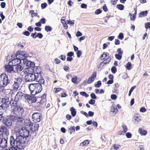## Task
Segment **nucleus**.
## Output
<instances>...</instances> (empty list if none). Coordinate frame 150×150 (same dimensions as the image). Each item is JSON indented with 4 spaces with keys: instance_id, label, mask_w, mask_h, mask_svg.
<instances>
[{
    "instance_id": "1",
    "label": "nucleus",
    "mask_w": 150,
    "mask_h": 150,
    "mask_svg": "<svg viewBox=\"0 0 150 150\" xmlns=\"http://www.w3.org/2000/svg\"><path fill=\"white\" fill-rule=\"evenodd\" d=\"M36 81L38 83H31L28 85L30 94L33 96H35L41 92L42 90V85L44 84L45 83V80L43 78L38 79Z\"/></svg>"
},
{
    "instance_id": "2",
    "label": "nucleus",
    "mask_w": 150,
    "mask_h": 150,
    "mask_svg": "<svg viewBox=\"0 0 150 150\" xmlns=\"http://www.w3.org/2000/svg\"><path fill=\"white\" fill-rule=\"evenodd\" d=\"M16 138L12 135L10 137L9 143L11 146H15L16 142V145L18 144L19 146L25 144V141L24 140V138L23 137L21 130L19 132L18 134H16Z\"/></svg>"
},
{
    "instance_id": "3",
    "label": "nucleus",
    "mask_w": 150,
    "mask_h": 150,
    "mask_svg": "<svg viewBox=\"0 0 150 150\" xmlns=\"http://www.w3.org/2000/svg\"><path fill=\"white\" fill-rule=\"evenodd\" d=\"M30 129L31 130L30 131L26 128L21 130L23 137L24 138V140L25 141V144L27 145L28 144L29 141V137L30 138L33 139L37 135V132L33 130V128H30Z\"/></svg>"
},
{
    "instance_id": "4",
    "label": "nucleus",
    "mask_w": 150,
    "mask_h": 150,
    "mask_svg": "<svg viewBox=\"0 0 150 150\" xmlns=\"http://www.w3.org/2000/svg\"><path fill=\"white\" fill-rule=\"evenodd\" d=\"M10 81L8 79V76L5 73L2 74L0 75V90H2V88L6 86L10 83Z\"/></svg>"
},
{
    "instance_id": "5",
    "label": "nucleus",
    "mask_w": 150,
    "mask_h": 150,
    "mask_svg": "<svg viewBox=\"0 0 150 150\" xmlns=\"http://www.w3.org/2000/svg\"><path fill=\"white\" fill-rule=\"evenodd\" d=\"M25 73L26 74L25 77V80L26 82L36 81L38 79V76H36V74Z\"/></svg>"
},
{
    "instance_id": "6",
    "label": "nucleus",
    "mask_w": 150,
    "mask_h": 150,
    "mask_svg": "<svg viewBox=\"0 0 150 150\" xmlns=\"http://www.w3.org/2000/svg\"><path fill=\"white\" fill-rule=\"evenodd\" d=\"M9 130L7 127L4 125L0 126V137H8Z\"/></svg>"
},
{
    "instance_id": "7",
    "label": "nucleus",
    "mask_w": 150,
    "mask_h": 150,
    "mask_svg": "<svg viewBox=\"0 0 150 150\" xmlns=\"http://www.w3.org/2000/svg\"><path fill=\"white\" fill-rule=\"evenodd\" d=\"M17 57L23 62V59H27L28 54L24 51L18 50L16 53V57Z\"/></svg>"
},
{
    "instance_id": "8",
    "label": "nucleus",
    "mask_w": 150,
    "mask_h": 150,
    "mask_svg": "<svg viewBox=\"0 0 150 150\" xmlns=\"http://www.w3.org/2000/svg\"><path fill=\"white\" fill-rule=\"evenodd\" d=\"M42 114L41 113L34 112L32 115L33 121L36 123L40 122L41 120V118H42Z\"/></svg>"
},
{
    "instance_id": "9",
    "label": "nucleus",
    "mask_w": 150,
    "mask_h": 150,
    "mask_svg": "<svg viewBox=\"0 0 150 150\" xmlns=\"http://www.w3.org/2000/svg\"><path fill=\"white\" fill-rule=\"evenodd\" d=\"M8 137H0V147L2 148L6 147L7 146Z\"/></svg>"
},
{
    "instance_id": "10",
    "label": "nucleus",
    "mask_w": 150,
    "mask_h": 150,
    "mask_svg": "<svg viewBox=\"0 0 150 150\" xmlns=\"http://www.w3.org/2000/svg\"><path fill=\"white\" fill-rule=\"evenodd\" d=\"M23 64L25 65L27 67H35V64L34 62L28 60L27 59H23Z\"/></svg>"
},
{
    "instance_id": "11",
    "label": "nucleus",
    "mask_w": 150,
    "mask_h": 150,
    "mask_svg": "<svg viewBox=\"0 0 150 150\" xmlns=\"http://www.w3.org/2000/svg\"><path fill=\"white\" fill-rule=\"evenodd\" d=\"M2 122L7 127H10L12 125V122L8 116L5 117Z\"/></svg>"
},
{
    "instance_id": "12",
    "label": "nucleus",
    "mask_w": 150,
    "mask_h": 150,
    "mask_svg": "<svg viewBox=\"0 0 150 150\" xmlns=\"http://www.w3.org/2000/svg\"><path fill=\"white\" fill-rule=\"evenodd\" d=\"M35 70H34V74L36 75V76H38V79L40 77V79H41V78H43L41 74L42 72L41 67L39 66L36 67H35Z\"/></svg>"
},
{
    "instance_id": "13",
    "label": "nucleus",
    "mask_w": 150,
    "mask_h": 150,
    "mask_svg": "<svg viewBox=\"0 0 150 150\" xmlns=\"http://www.w3.org/2000/svg\"><path fill=\"white\" fill-rule=\"evenodd\" d=\"M21 59H19V58L18 57H16L15 58L13 59L11 61V64L13 66H16V65L18 64H21Z\"/></svg>"
},
{
    "instance_id": "14",
    "label": "nucleus",
    "mask_w": 150,
    "mask_h": 150,
    "mask_svg": "<svg viewBox=\"0 0 150 150\" xmlns=\"http://www.w3.org/2000/svg\"><path fill=\"white\" fill-rule=\"evenodd\" d=\"M24 94L21 92H18L15 98V100L18 101L20 99L23 98H24Z\"/></svg>"
},
{
    "instance_id": "15",
    "label": "nucleus",
    "mask_w": 150,
    "mask_h": 150,
    "mask_svg": "<svg viewBox=\"0 0 150 150\" xmlns=\"http://www.w3.org/2000/svg\"><path fill=\"white\" fill-rule=\"evenodd\" d=\"M31 36L34 38H36L37 37L40 39L42 38L43 37L42 34L41 33H37L35 32L34 33H32L31 35Z\"/></svg>"
},
{
    "instance_id": "16",
    "label": "nucleus",
    "mask_w": 150,
    "mask_h": 150,
    "mask_svg": "<svg viewBox=\"0 0 150 150\" xmlns=\"http://www.w3.org/2000/svg\"><path fill=\"white\" fill-rule=\"evenodd\" d=\"M8 66L7 68H5L6 71L9 73H11L14 71V68L13 65L11 64V62L9 61L8 63Z\"/></svg>"
},
{
    "instance_id": "17",
    "label": "nucleus",
    "mask_w": 150,
    "mask_h": 150,
    "mask_svg": "<svg viewBox=\"0 0 150 150\" xmlns=\"http://www.w3.org/2000/svg\"><path fill=\"white\" fill-rule=\"evenodd\" d=\"M25 147L23 146H19L16 145L15 146H12L9 147V150H20L21 149H24Z\"/></svg>"
},
{
    "instance_id": "18",
    "label": "nucleus",
    "mask_w": 150,
    "mask_h": 150,
    "mask_svg": "<svg viewBox=\"0 0 150 150\" xmlns=\"http://www.w3.org/2000/svg\"><path fill=\"white\" fill-rule=\"evenodd\" d=\"M35 67L26 68L25 73L27 74H34Z\"/></svg>"
},
{
    "instance_id": "19",
    "label": "nucleus",
    "mask_w": 150,
    "mask_h": 150,
    "mask_svg": "<svg viewBox=\"0 0 150 150\" xmlns=\"http://www.w3.org/2000/svg\"><path fill=\"white\" fill-rule=\"evenodd\" d=\"M13 101V99H11V100L8 103H2L1 105V107H2L4 108V110H6L9 106V105L11 104L12 101Z\"/></svg>"
},
{
    "instance_id": "20",
    "label": "nucleus",
    "mask_w": 150,
    "mask_h": 150,
    "mask_svg": "<svg viewBox=\"0 0 150 150\" xmlns=\"http://www.w3.org/2000/svg\"><path fill=\"white\" fill-rule=\"evenodd\" d=\"M46 100L41 99L40 100V101L37 103V105L38 107H40L42 106L44 104H45L46 102Z\"/></svg>"
},
{
    "instance_id": "21",
    "label": "nucleus",
    "mask_w": 150,
    "mask_h": 150,
    "mask_svg": "<svg viewBox=\"0 0 150 150\" xmlns=\"http://www.w3.org/2000/svg\"><path fill=\"white\" fill-rule=\"evenodd\" d=\"M14 110H16L17 112H18L19 115L21 114V115L23 114L24 111L23 108L20 106H19Z\"/></svg>"
},
{
    "instance_id": "22",
    "label": "nucleus",
    "mask_w": 150,
    "mask_h": 150,
    "mask_svg": "<svg viewBox=\"0 0 150 150\" xmlns=\"http://www.w3.org/2000/svg\"><path fill=\"white\" fill-rule=\"evenodd\" d=\"M138 132L141 135L143 136L146 135L147 133V132L146 130L143 129L141 128H139Z\"/></svg>"
},
{
    "instance_id": "23",
    "label": "nucleus",
    "mask_w": 150,
    "mask_h": 150,
    "mask_svg": "<svg viewBox=\"0 0 150 150\" xmlns=\"http://www.w3.org/2000/svg\"><path fill=\"white\" fill-rule=\"evenodd\" d=\"M148 11L147 10L141 11L139 13V17L142 18L147 16Z\"/></svg>"
},
{
    "instance_id": "24",
    "label": "nucleus",
    "mask_w": 150,
    "mask_h": 150,
    "mask_svg": "<svg viewBox=\"0 0 150 150\" xmlns=\"http://www.w3.org/2000/svg\"><path fill=\"white\" fill-rule=\"evenodd\" d=\"M70 110L71 112V114L72 116L74 117L76 115L77 113L75 108L73 107H72L70 108Z\"/></svg>"
},
{
    "instance_id": "25",
    "label": "nucleus",
    "mask_w": 150,
    "mask_h": 150,
    "mask_svg": "<svg viewBox=\"0 0 150 150\" xmlns=\"http://www.w3.org/2000/svg\"><path fill=\"white\" fill-rule=\"evenodd\" d=\"M20 64H18L16 65V66H14L15 67V69L17 72L21 71L23 69V67Z\"/></svg>"
},
{
    "instance_id": "26",
    "label": "nucleus",
    "mask_w": 150,
    "mask_h": 150,
    "mask_svg": "<svg viewBox=\"0 0 150 150\" xmlns=\"http://www.w3.org/2000/svg\"><path fill=\"white\" fill-rule=\"evenodd\" d=\"M111 58L109 56L101 62V63L105 65L108 64L110 62Z\"/></svg>"
},
{
    "instance_id": "27",
    "label": "nucleus",
    "mask_w": 150,
    "mask_h": 150,
    "mask_svg": "<svg viewBox=\"0 0 150 150\" xmlns=\"http://www.w3.org/2000/svg\"><path fill=\"white\" fill-rule=\"evenodd\" d=\"M32 127H33V130L36 132H37L38 130V128L39 127V124H33L32 125Z\"/></svg>"
},
{
    "instance_id": "28",
    "label": "nucleus",
    "mask_w": 150,
    "mask_h": 150,
    "mask_svg": "<svg viewBox=\"0 0 150 150\" xmlns=\"http://www.w3.org/2000/svg\"><path fill=\"white\" fill-rule=\"evenodd\" d=\"M1 103H7L9 102L10 101L9 100V98L7 97H6L4 98H1Z\"/></svg>"
},
{
    "instance_id": "29",
    "label": "nucleus",
    "mask_w": 150,
    "mask_h": 150,
    "mask_svg": "<svg viewBox=\"0 0 150 150\" xmlns=\"http://www.w3.org/2000/svg\"><path fill=\"white\" fill-rule=\"evenodd\" d=\"M11 122H16L18 117L13 115H10L9 116Z\"/></svg>"
},
{
    "instance_id": "30",
    "label": "nucleus",
    "mask_w": 150,
    "mask_h": 150,
    "mask_svg": "<svg viewBox=\"0 0 150 150\" xmlns=\"http://www.w3.org/2000/svg\"><path fill=\"white\" fill-rule=\"evenodd\" d=\"M120 146L118 144H114L111 148V150H119Z\"/></svg>"
},
{
    "instance_id": "31",
    "label": "nucleus",
    "mask_w": 150,
    "mask_h": 150,
    "mask_svg": "<svg viewBox=\"0 0 150 150\" xmlns=\"http://www.w3.org/2000/svg\"><path fill=\"white\" fill-rule=\"evenodd\" d=\"M68 131L69 132H70V134H71L72 133H75V127L74 126L71 127L70 128H69Z\"/></svg>"
},
{
    "instance_id": "32",
    "label": "nucleus",
    "mask_w": 150,
    "mask_h": 150,
    "mask_svg": "<svg viewBox=\"0 0 150 150\" xmlns=\"http://www.w3.org/2000/svg\"><path fill=\"white\" fill-rule=\"evenodd\" d=\"M32 95L27 94H24V98L27 100H30Z\"/></svg>"
},
{
    "instance_id": "33",
    "label": "nucleus",
    "mask_w": 150,
    "mask_h": 150,
    "mask_svg": "<svg viewBox=\"0 0 150 150\" xmlns=\"http://www.w3.org/2000/svg\"><path fill=\"white\" fill-rule=\"evenodd\" d=\"M77 79L78 77L76 76H74L71 78V82L74 84H77L79 83V82L77 81Z\"/></svg>"
},
{
    "instance_id": "34",
    "label": "nucleus",
    "mask_w": 150,
    "mask_h": 150,
    "mask_svg": "<svg viewBox=\"0 0 150 150\" xmlns=\"http://www.w3.org/2000/svg\"><path fill=\"white\" fill-rule=\"evenodd\" d=\"M126 68L127 70H129L132 69V65L131 62H128L126 64Z\"/></svg>"
},
{
    "instance_id": "35",
    "label": "nucleus",
    "mask_w": 150,
    "mask_h": 150,
    "mask_svg": "<svg viewBox=\"0 0 150 150\" xmlns=\"http://www.w3.org/2000/svg\"><path fill=\"white\" fill-rule=\"evenodd\" d=\"M18 101L15 100V99H14V101L12 103V106L14 108V110L19 107L18 105Z\"/></svg>"
},
{
    "instance_id": "36",
    "label": "nucleus",
    "mask_w": 150,
    "mask_h": 150,
    "mask_svg": "<svg viewBox=\"0 0 150 150\" xmlns=\"http://www.w3.org/2000/svg\"><path fill=\"white\" fill-rule=\"evenodd\" d=\"M45 30L47 32L51 31L52 30V28L50 25H46L45 26Z\"/></svg>"
},
{
    "instance_id": "37",
    "label": "nucleus",
    "mask_w": 150,
    "mask_h": 150,
    "mask_svg": "<svg viewBox=\"0 0 150 150\" xmlns=\"http://www.w3.org/2000/svg\"><path fill=\"white\" fill-rule=\"evenodd\" d=\"M118 111V110L117 108L115 107L113 105L111 107V112L115 113V114Z\"/></svg>"
},
{
    "instance_id": "38",
    "label": "nucleus",
    "mask_w": 150,
    "mask_h": 150,
    "mask_svg": "<svg viewBox=\"0 0 150 150\" xmlns=\"http://www.w3.org/2000/svg\"><path fill=\"white\" fill-rule=\"evenodd\" d=\"M125 6L123 5L122 4H118L117 5L116 8L119 10L122 11L123 10Z\"/></svg>"
},
{
    "instance_id": "39",
    "label": "nucleus",
    "mask_w": 150,
    "mask_h": 150,
    "mask_svg": "<svg viewBox=\"0 0 150 150\" xmlns=\"http://www.w3.org/2000/svg\"><path fill=\"white\" fill-rule=\"evenodd\" d=\"M90 143L89 141L88 140L86 139L82 143H81V145L82 144V146H84L86 145H88Z\"/></svg>"
},
{
    "instance_id": "40",
    "label": "nucleus",
    "mask_w": 150,
    "mask_h": 150,
    "mask_svg": "<svg viewBox=\"0 0 150 150\" xmlns=\"http://www.w3.org/2000/svg\"><path fill=\"white\" fill-rule=\"evenodd\" d=\"M17 120L16 122L18 125H20L21 123L23 122L22 118L20 117H17Z\"/></svg>"
},
{
    "instance_id": "41",
    "label": "nucleus",
    "mask_w": 150,
    "mask_h": 150,
    "mask_svg": "<svg viewBox=\"0 0 150 150\" xmlns=\"http://www.w3.org/2000/svg\"><path fill=\"white\" fill-rule=\"evenodd\" d=\"M102 85V83L99 80L97 82V83L94 84V86L96 88H99Z\"/></svg>"
},
{
    "instance_id": "42",
    "label": "nucleus",
    "mask_w": 150,
    "mask_h": 150,
    "mask_svg": "<svg viewBox=\"0 0 150 150\" xmlns=\"http://www.w3.org/2000/svg\"><path fill=\"white\" fill-rule=\"evenodd\" d=\"M13 88L14 90L17 89L18 88L19 86L18 82L14 81V83L13 85Z\"/></svg>"
},
{
    "instance_id": "43",
    "label": "nucleus",
    "mask_w": 150,
    "mask_h": 150,
    "mask_svg": "<svg viewBox=\"0 0 150 150\" xmlns=\"http://www.w3.org/2000/svg\"><path fill=\"white\" fill-rule=\"evenodd\" d=\"M80 94L81 95L84 96L86 98L89 96V95L85 91H81L80 92Z\"/></svg>"
},
{
    "instance_id": "44",
    "label": "nucleus",
    "mask_w": 150,
    "mask_h": 150,
    "mask_svg": "<svg viewBox=\"0 0 150 150\" xmlns=\"http://www.w3.org/2000/svg\"><path fill=\"white\" fill-rule=\"evenodd\" d=\"M29 13L31 14V16L34 15V16H38V13H35L33 10H31L30 11Z\"/></svg>"
},
{
    "instance_id": "45",
    "label": "nucleus",
    "mask_w": 150,
    "mask_h": 150,
    "mask_svg": "<svg viewBox=\"0 0 150 150\" xmlns=\"http://www.w3.org/2000/svg\"><path fill=\"white\" fill-rule=\"evenodd\" d=\"M116 58L118 60H120L121 59L122 57V55L116 54L115 55Z\"/></svg>"
},
{
    "instance_id": "46",
    "label": "nucleus",
    "mask_w": 150,
    "mask_h": 150,
    "mask_svg": "<svg viewBox=\"0 0 150 150\" xmlns=\"http://www.w3.org/2000/svg\"><path fill=\"white\" fill-rule=\"evenodd\" d=\"M136 88V86H134L131 87V88H130V89L129 91V92L128 93V96H131L132 93L134 89H135Z\"/></svg>"
},
{
    "instance_id": "47",
    "label": "nucleus",
    "mask_w": 150,
    "mask_h": 150,
    "mask_svg": "<svg viewBox=\"0 0 150 150\" xmlns=\"http://www.w3.org/2000/svg\"><path fill=\"white\" fill-rule=\"evenodd\" d=\"M102 10L100 8L98 9H96L95 12V13L96 15H98L102 13Z\"/></svg>"
},
{
    "instance_id": "48",
    "label": "nucleus",
    "mask_w": 150,
    "mask_h": 150,
    "mask_svg": "<svg viewBox=\"0 0 150 150\" xmlns=\"http://www.w3.org/2000/svg\"><path fill=\"white\" fill-rule=\"evenodd\" d=\"M111 71L114 74H115L117 71V69L115 66H112L111 68Z\"/></svg>"
},
{
    "instance_id": "49",
    "label": "nucleus",
    "mask_w": 150,
    "mask_h": 150,
    "mask_svg": "<svg viewBox=\"0 0 150 150\" xmlns=\"http://www.w3.org/2000/svg\"><path fill=\"white\" fill-rule=\"evenodd\" d=\"M118 38L121 40H122L124 38V35L123 33H119L117 37Z\"/></svg>"
},
{
    "instance_id": "50",
    "label": "nucleus",
    "mask_w": 150,
    "mask_h": 150,
    "mask_svg": "<svg viewBox=\"0 0 150 150\" xmlns=\"http://www.w3.org/2000/svg\"><path fill=\"white\" fill-rule=\"evenodd\" d=\"M97 76V73L96 71H94L91 75L90 77L94 80L96 78Z\"/></svg>"
},
{
    "instance_id": "51",
    "label": "nucleus",
    "mask_w": 150,
    "mask_h": 150,
    "mask_svg": "<svg viewBox=\"0 0 150 150\" xmlns=\"http://www.w3.org/2000/svg\"><path fill=\"white\" fill-rule=\"evenodd\" d=\"M34 96L32 95L30 101H31L32 103H35L37 101V98Z\"/></svg>"
},
{
    "instance_id": "52",
    "label": "nucleus",
    "mask_w": 150,
    "mask_h": 150,
    "mask_svg": "<svg viewBox=\"0 0 150 150\" xmlns=\"http://www.w3.org/2000/svg\"><path fill=\"white\" fill-rule=\"evenodd\" d=\"M62 24L63 26L65 29H67L68 28V26L67 23V21L64 22H62Z\"/></svg>"
},
{
    "instance_id": "53",
    "label": "nucleus",
    "mask_w": 150,
    "mask_h": 150,
    "mask_svg": "<svg viewBox=\"0 0 150 150\" xmlns=\"http://www.w3.org/2000/svg\"><path fill=\"white\" fill-rule=\"evenodd\" d=\"M145 27L146 29H150V22H148L145 23Z\"/></svg>"
},
{
    "instance_id": "54",
    "label": "nucleus",
    "mask_w": 150,
    "mask_h": 150,
    "mask_svg": "<svg viewBox=\"0 0 150 150\" xmlns=\"http://www.w3.org/2000/svg\"><path fill=\"white\" fill-rule=\"evenodd\" d=\"M47 6V4L45 2L42 3L41 5V8L42 9L45 8Z\"/></svg>"
},
{
    "instance_id": "55",
    "label": "nucleus",
    "mask_w": 150,
    "mask_h": 150,
    "mask_svg": "<svg viewBox=\"0 0 150 150\" xmlns=\"http://www.w3.org/2000/svg\"><path fill=\"white\" fill-rule=\"evenodd\" d=\"M62 89V88H55L54 89V92L55 93H57L59 91H61Z\"/></svg>"
},
{
    "instance_id": "56",
    "label": "nucleus",
    "mask_w": 150,
    "mask_h": 150,
    "mask_svg": "<svg viewBox=\"0 0 150 150\" xmlns=\"http://www.w3.org/2000/svg\"><path fill=\"white\" fill-rule=\"evenodd\" d=\"M67 23L70 25H73L74 24V21H72L71 20H67Z\"/></svg>"
},
{
    "instance_id": "57",
    "label": "nucleus",
    "mask_w": 150,
    "mask_h": 150,
    "mask_svg": "<svg viewBox=\"0 0 150 150\" xmlns=\"http://www.w3.org/2000/svg\"><path fill=\"white\" fill-rule=\"evenodd\" d=\"M90 96L92 99H96L97 98V96L93 93H91Z\"/></svg>"
},
{
    "instance_id": "58",
    "label": "nucleus",
    "mask_w": 150,
    "mask_h": 150,
    "mask_svg": "<svg viewBox=\"0 0 150 150\" xmlns=\"http://www.w3.org/2000/svg\"><path fill=\"white\" fill-rule=\"evenodd\" d=\"M129 16H130V19L132 21H134L136 17V16H134L131 13H129Z\"/></svg>"
},
{
    "instance_id": "59",
    "label": "nucleus",
    "mask_w": 150,
    "mask_h": 150,
    "mask_svg": "<svg viewBox=\"0 0 150 150\" xmlns=\"http://www.w3.org/2000/svg\"><path fill=\"white\" fill-rule=\"evenodd\" d=\"M4 112L3 111H0V121H2L4 118L5 117L3 116Z\"/></svg>"
},
{
    "instance_id": "60",
    "label": "nucleus",
    "mask_w": 150,
    "mask_h": 150,
    "mask_svg": "<svg viewBox=\"0 0 150 150\" xmlns=\"http://www.w3.org/2000/svg\"><path fill=\"white\" fill-rule=\"evenodd\" d=\"M77 57L78 58H79L82 54V51L80 50H79L76 52Z\"/></svg>"
},
{
    "instance_id": "61",
    "label": "nucleus",
    "mask_w": 150,
    "mask_h": 150,
    "mask_svg": "<svg viewBox=\"0 0 150 150\" xmlns=\"http://www.w3.org/2000/svg\"><path fill=\"white\" fill-rule=\"evenodd\" d=\"M96 102V100L94 99H91L89 100L88 103L90 105H94Z\"/></svg>"
},
{
    "instance_id": "62",
    "label": "nucleus",
    "mask_w": 150,
    "mask_h": 150,
    "mask_svg": "<svg viewBox=\"0 0 150 150\" xmlns=\"http://www.w3.org/2000/svg\"><path fill=\"white\" fill-rule=\"evenodd\" d=\"M110 97L112 100H115L117 98V96L115 94H112L111 95Z\"/></svg>"
},
{
    "instance_id": "63",
    "label": "nucleus",
    "mask_w": 150,
    "mask_h": 150,
    "mask_svg": "<svg viewBox=\"0 0 150 150\" xmlns=\"http://www.w3.org/2000/svg\"><path fill=\"white\" fill-rule=\"evenodd\" d=\"M94 81L93 79L90 77L88 78L87 81V82L88 84H90L92 83Z\"/></svg>"
},
{
    "instance_id": "64",
    "label": "nucleus",
    "mask_w": 150,
    "mask_h": 150,
    "mask_svg": "<svg viewBox=\"0 0 150 150\" xmlns=\"http://www.w3.org/2000/svg\"><path fill=\"white\" fill-rule=\"evenodd\" d=\"M23 34L27 36H28L30 35V33L28 31L25 30L23 33Z\"/></svg>"
}]
</instances>
